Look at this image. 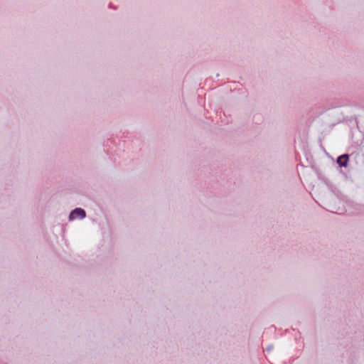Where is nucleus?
Wrapping results in <instances>:
<instances>
[{
    "mask_svg": "<svg viewBox=\"0 0 364 364\" xmlns=\"http://www.w3.org/2000/svg\"><path fill=\"white\" fill-rule=\"evenodd\" d=\"M348 161V156L347 154H343L338 158L337 163L340 166H346Z\"/></svg>",
    "mask_w": 364,
    "mask_h": 364,
    "instance_id": "obj_2",
    "label": "nucleus"
},
{
    "mask_svg": "<svg viewBox=\"0 0 364 364\" xmlns=\"http://www.w3.org/2000/svg\"><path fill=\"white\" fill-rule=\"evenodd\" d=\"M85 217V212L84 210L81 208H76L75 210H73L69 216V218L70 220H75L76 218H80L82 219Z\"/></svg>",
    "mask_w": 364,
    "mask_h": 364,
    "instance_id": "obj_1",
    "label": "nucleus"
}]
</instances>
